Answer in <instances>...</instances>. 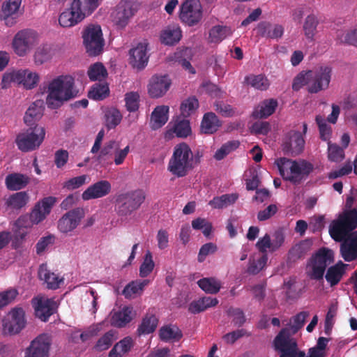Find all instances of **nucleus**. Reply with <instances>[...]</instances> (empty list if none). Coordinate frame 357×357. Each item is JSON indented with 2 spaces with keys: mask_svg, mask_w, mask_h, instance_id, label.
Masks as SVG:
<instances>
[{
  "mask_svg": "<svg viewBox=\"0 0 357 357\" xmlns=\"http://www.w3.org/2000/svg\"><path fill=\"white\" fill-rule=\"evenodd\" d=\"M135 316L132 307L125 306L121 310L114 312L111 317V325L117 327H125L130 323Z\"/></svg>",
  "mask_w": 357,
  "mask_h": 357,
  "instance_id": "nucleus-27",
  "label": "nucleus"
},
{
  "mask_svg": "<svg viewBox=\"0 0 357 357\" xmlns=\"http://www.w3.org/2000/svg\"><path fill=\"white\" fill-rule=\"evenodd\" d=\"M174 132L178 137H187L191 133V128L188 120H182L175 123Z\"/></svg>",
  "mask_w": 357,
  "mask_h": 357,
  "instance_id": "nucleus-61",
  "label": "nucleus"
},
{
  "mask_svg": "<svg viewBox=\"0 0 357 357\" xmlns=\"http://www.w3.org/2000/svg\"><path fill=\"white\" fill-rule=\"evenodd\" d=\"M238 195L236 193L225 194L220 197H215L211 199L208 204L213 208H223L236 202Z\"/></svg>",
  "mask_w": 357,
  "mask_h": 357,
  "instance_id": "nucleus-42",
  "label": "nucleus"
},
{
  "mask_svg": "<svg viewBox=\"0 0 357 357\" xmlns=\"http://www.w3.org/2000/svg\"><path fill=\"white\" fill-rule=\"evenodd\" d=\"M159 336L164 342L178 341L182 337L183 334L176 325H166L160 328Z\"/></svg>",
  "mask_w": 357,
  "mask_h": 357,
  "instance_id": "nucleus-39",
  "label": "nucleus"
},
{
  "mask_svg": "<svg viewBox=\"0 0 357 357\" xmlns=\"http://www.w3.org/2000/svg\"><path fill=\"white\" fill-rule=\"evenodd\" d=\"M56 202V197L52 196L44 197L40 201L38 202L29 215H26L31 225H38L44 220L50 213Z\"/></svg>",
  "mask_w": 357,
  "mask_h": 357,
  "instance_id": "nucleus-16",
  "label": "nucleus"
},
{
  "mask_svg": "<svg viewBox=\"0 0 357 357\" xmlns=\"http://www.w3.org/2000/svg\"><path fill=\"white\" fill-rule=\"evenodd\" d=\"M245 82L255 89L266 91L270 85L267 77L264 75H249L245 77Z\"/></svg>",
  "mask_w": 357,
  "mask_h": 357,
  "instance_id": "nucleus-48",
  "label": "nucleus"
},
{
  "mask_svg": "<svg viewBox=\"0 0 357 357\" xmlns=\"http://www.w3.org/2000/svg\"><path fill=\"white\" fill-rule=\"evenodd\" d=\"M215 111L224 117H231L235 114V109L231 105L222 100H216L213 103Z\"/></svg>",
  "mask_w": 357,
  "mask_h": 357,
  "instance_id": "nucleus-57",
  "label": "nucleus"
},
{
  "mask_svg": "<svg viewBox=\"0 0 357 357\" xmlns=\"http://www.w3.org/2000/svg\"><path fill=\"white\" fill-rule=\"evenodd\" d=\"M328 159L333 162H340L344 158V149L335 144L328 142Z\"/></svg>",
  "mask_w": 357,
  "mask_h": 357,
  "instance_id": "nucleus-60",
  "label": "nucleus"
},
{
  "mask_svg": "<svg viewBox=\"0 0 357 357\" xmlns=\"http://www.w3.org/2000/svg\"><path fill=\"white\" fill-rule=\"evenodd\" d=\"M304 145L302 134L298 131L290 130L283 138L282 150L285 155L294 157L303 151Z\"/></svg>",
  "mask_w": 357,
  "mask_h": 357,
  "instance_id": "nucleus-15",
  "label": "nucleus"
},
{
  "mask_svg": "<svg viewBox=\"0 0 357 357\" xmlns=\"http://www.w3.org/2000/svg\"><path fill=\"white\" fill-rule=\"evenodd\" d=\"M129 54L130 63L134 68L142 70L147 65L149 56L147 55L146 43H139L129 51Z\"/></svg>",
  "mask_w": 357,
  "mask_h": 357,
  "instance_id": "nucleus-23",
  "label": "nucleus"
},
{
  "mask_svg": "<svg viewBox=\"0 0 357 357\" xmlns=\"http://www.w3.org/2000/svg\"><path fill=\"white\" fill-rule=\"evenodd\" d=\"M32 304L36 316L43 321H47L55 312L56 302L52 298H34Z\"/></svg>",
  "mask_w": 357,
  "mask_h": 357,
  "instance_id": "nucleus-20",
  "label": "nucleus"
},
{
  "mask_svg": "<svg viewBox=\"0 0 357 357\" xmlns=\"http://www.w3.org/2000/svg\"><path fill=\"white\" fill-rule=\"evenodd\" d=\"M139 8L138 3L134 0H122L116 6L112 13L113 22L119 29L125 28L130 19L135 14Z\"/></svg>",
  "mask_w": 357,
  "mask_h": 357,
  "instance_id": "nucleus-12",
  "label": "nucleus"
},
{
  "mask_svg": "<svg viewBox=\"0 0 357 357\" xmlns=\"http://www.w3.org/2000/svg\"><path fill=\"white\" fill-rule=\"evenodd\" d=\"M257 33L261 37L278 39L282 36L284 28L280 24H272L267 22H261L257 25Z\"/></svg>",
  "mask_w": 357,
  "mask_h": 357,
  "instance_id": "nucleus-28",
  "label": "nucleus"
},
{
  "mask_svg": "<svg viewBox=\"0 0 357 357\" xmlns=\"http://www.w3.org/2000/svg\"><path fill=\"white\" fill-rule=\"evenodd\" d=\"M53 55V50L50 45L40 46L34 54V60L36 64H43L49 61Z\"/></svg>",
  "mask_w": 357,
  "mask_h": 357,
  "instance_id": "nucleus-53",
  "label": "nucleus"
},
{
  "mask_svg": "<svg viewBox=\"0 0 357 357\" xmlns=\"http://www.w3.org/2000/svg\"><path fill=\"white\" fill-rule=\"evenodd\" d=\"M29 199V195L25 191L15 192L5 200V206L11 210H20L24 207Z\"/></svg>",
  "mask_w": 357,
  "mask_h": 357,
  "instance_id": "nucleus-34",
  "label": "nucleus"
},
{
  "mask_svg": "<svg viewBox=\"0 0 357 357\" xmlns=\"http://www.w3.org/2000/svg\"><path fill=\"white\" fill-rule=\"evenodd\" d=\"M218 250L217 245L213 243H207L204 244L199 249L197 261L203 262L209 255L214 254Z\"/></svg>",
  "mask_w": 357,
  "mask_h": 357,
  "instance_id": "nucleus-64",
  "label": "nucleus"
},
{
  "mask_svg": "<svg viewBox=\"0 0 357 357\" xmlns=\"http://www.w3.org/2000/svg\"><path fill=\"white\" fill-rule=\"evenodd\" d=\"M340 254L345 261H352L357 259V231L348 235L340 241Z\"/></svg>",
  "mask_w": 357,
  "mask_h": 357,
  "instance_id": "nucleus-22",
  "label": "nucleus"
},
{
  "mask_svg": "<svg viewBox=\"0 0 357 357\" xmlns=\"http://www.w3.org/2000/svg\"><path fill=\"white\" fill-rule=\"evenodd\" d=\"M28 220V217L26 215L20 216L17 222L16 225L18 227V229L14 232V235H11V242L12 247L14 249H17L22 245L24 239L25 238L27 231L26 228L30 227V224H26V222Z\"/></svg>",
  "mask_w": 357,
  "mask_h": 357,
  "instance_id": "nucleus-30",
  "label": "nucleus"
},
{
  "mask_svg": "<svg viewBox=\"0 0 357 357\" xmlns=\"http://www.w3.org/2000/svg\"><path fill=\"white\" fill-rule=\"evenodd\" d=\"M154 266L155 264L152 259V254L150 251H147L139 267V275L142 278L147 277L153 271Z\"/></svg>",
  "mask_w": 357,
  "mask_h": 357,
  "instance_id": "nucleus-55",
  "label": "nucleus"
},
{
  "mask_svg": "<svg viewBox=\"0 0 357 357\" xmlns=\"http://www.w3.org/2000/svg\"><path fill=\"white\" fill-rule=\"evenodd\" d=\"M122 117L123 116L118 109L115 107L107 109L105 112V126L108 130L115 128L120 124Z\"/></svg>",
  "mask_w": 357,
  "mask_h": 357,
  "instance_id": "nucleus-49",
  "label": "nucleus"
},
{
  "mask_svg": "<svg viewBox=\"0 0 357 357\" xmlns=\"http://www.w3.org/2000/svg\"><path fill=\"white\" fill-rule=\"evenodd\" d=\"M199 107L198 100L195 97H190L181 105V112L183 116L187 117Z\"/></svg>",
  "mask_w": 357,
  "mask_h": 357,
  "instance_id": "nucleus-59",
  "label": "nucleus"
},
{
  "mask_svg": "<svg viewBox=\"0 0 357 357\" xmlns=\"http://www.w3.org/2000/svg\"><path fill=\"white\" fill-rule=\"evenodd\" d=\"M74 78L70 75H60L53 79L48 85L47 105L52 109L57 108L63 101L74 98Z\"/></svg>",
  "mask_w": 357,
  "mask_h": 357,
  "instance_id": "nucleus-3",
  "label": "nucleus"
},
{
  "mask_svg": "<svg viewBox=\"0 0 357 357\" xmlns=\"http://www.w3.org/2000/svg\"><path fill=\"white\" fill-rule=\"evenodd\" d=\"M149 283V280H137L128 283L123 289L122 294L126 298H134L137 296L141 295L144 291V287Z\"/></svg>",
  "mask_w": 357,
  "mask_h": 357,
  "instance_id": "nucleus-35",
  "label": "nucleus"
},
{
  "mask_svg": "<svg viewBox=\"0 0 357 357\" xmlns=\"http://www.w3.org/2000/svg\"><path fill=\"white\" fill-rule=\"evenodd\" d=\"M178 17L188 26L199 24L203 18V8L199 0H184L179 6Z\"/></svg>",
  "mask_w": 357,
  "mask_h": 357,
  "instance_id": "nucleus-10",
  "label": "nucleus"
},
{
  "mask_svg": "<svg viewBox=\"0 0 357 357\" xmlns=\"http://www.w3.org/2000/svg\"><path fill=\"white\" fill-rule=\"evenodd\" d=\"M45 130L39 126H29L26 130L17 135L15 143L22 152H29L38 149L43 143Z\"/></svg>",
  "mask_w": 357,
  "mask_h": 357,
  "instance_id": "nucleus-8",
  "label": "nucleus"
},
{
  "mask_svg": "<svg viewBox=\"0 0 357 357\" xmlns=\"http://www.w3.org/2000/svg\"><path fill=\"white\" fill-rule=\"evenodd\" d=\"M82 38L89 56H96L102 52L105 40L100 25L91 24L86 26L82 31Z\"/></svg>",
  "mask_w": 357,
  "mask_h": 357,
  "instance_id": "nucleus-9",
  "label": "nucleus"
},
{
  "mask_svg": "<svg viewBox=\"0 0 357 357\" xmlns=\"http://www.w3.org/2000/svg\"><path fill=\"white\" fill-rule=\"evenodd\" d=\"M171 80L167 75H154L149 84V93L151 98H158L164 96L169 90Z\"/></svg>",
  "mask_w": 357,
  "mask_h": 357,
  "instance_id": "nucleus-21",
  "label": "nucleus"
},
{
  "mask_svg": "<svg viewBox=\"0 0 357 357\" xmlns=\"http://www.w3.org/2000/svg\"><path fill=\"white\" fill-rule=\"evenodd\" d=\"M158 323V319L155 314L146 313L137 328L138 334L140 335L153 333L157 328Z\"/></svg>",
  "mask_w": 357,
  "mask_h": 357,
  "instance_id": "nucleus-40",
  "label": "nucleus"
},
{
  "mask_svg": "<svg viewBox=\"0 0 357 357\" xmlns=\"http://www.w3.org/2000/svg\"><path fill=\"white\" fill-rule=\"evenodd\" d=\"M112 185L107 180H100L89 185L82 194L84 201L102 198L111 192Z\"/></svg>",
  "mask_w": 357,
  "mask_h": 357,
  "instance_id": "nucleus-19",
  "label": "nucleus"
},
{
  "mask_svg": "<svg viewBox=\"0 0 357 357\" xmlns=\"http://www.w3.org/2000/svg\"><path fill=\"white\" fill-rule=\"evenodd\" d=\"M109 95V89L107 84L96 83L88 93V97L94 100H102Z\"/></svg>",
  "mask_w": 357,
  "mask_h": 357,
  "instance_id": "nucleus-50",
  "label": "nucleus"
},
{
  "mask_svg": "<svg viewBox=\"0 0 357 357\" xmlns=\"http://www.w3.org/2000/svg\"><path fill=\"white\" fill-rule=\"evenodd\" d=\"M309 316L307 312H301L294 316L289 324V328H282L273 340L274 348L280 353V357H305V353L299 351L296 340L291 337L296 334L304 325L306 318Z\"/></svg>",
  "mask_w": 357,
  "mask_h": 357,
  "instance_id": "nucleus-1",
  "label": "nucleus"
},
{
  "mask_svg": "<svg viewBox=\"0 0 357 357\" xmlns=\"http://www.w3.org/2000/svg\"><path fill=\"white\" fill-rule=\"evenodd\" d=\"M84 18V15L79 10L74 9L73 1L70 8L64 10L59 15V23L63 27H71L82 22Z\"/></svg>",
  "mask_w": 357,
  "mask_h": 357,
  "instance_id": "nucleus-24",
  "label": "nucleus"
},
{
  "mask_svg": "<svg viewBox=\"0 0 357 357\" xmlns=\"http://www.w3.org/2000/svg\"><path fill=\"white\" fill-rule=\"evenodd\" d=\"M357 228V210H347L332 221L329 227V234L336 242L342 241L345 237L353 233Z\"/></svg>",
  "mask_w": 357,
  "mask_h": 357,
  "instance_id": "nucleus-5",
  "label": "nucleus"
},
{
  "mask_svg": "<svg viewBox=\"0 0 357 357\" xmlns=\"http://www.w3.org/2000/svg\"><path fill=\"white\" fill-rule=\"evenodd\" d=\"M345 266L346 265L340 261L328 268L325 278L331 287H334L340 282L345 273Z\"/></svg>",
  "mask_w": 357,
  "mask_h": 357,
  "instance_id": "nucleus-32",
  "label": "nucleus"
},
{
  "mask_svg": "<svg viewBox=\"0 0 357 357\" xmlns=\"http://www.w3.org/2000/svg\"><path fill=\"white\" fill-rule=\"evenodd\" d=\"M17 73H20L21 76L19 77L18 84H22L23 86L27 89H31L34 88L38 81L39 76L36 73H33L28 69L16 70Z\"/></svg>",
  "mask_w": 357,
  "mask_h": 357,
  "instance_id": "nucleus-41",
  "label": "nucleus"
},
{
  "mask_svg": "<svg viewBox=\"0 0 357 357\" xmlns=\"http://www.w3.org/2000/svg\"><path fill=\"white\" fill-rule=\"evenodd\" d=\"M275 165L283 179L293 184L301 183L314 170V165L305 160H293L280 158L275 160Z\"/></svg>",
  "mask_w": 357,
  "mask_h": 357,
  "instance_id": "nucleus-2",
  "label": "nucleus"
},
{
  "mask_svg": "<svg viewBox=\"0 0 357 357\" xmlns=\"http://www.w3.org/2000/svg\"><path fill=\"white\" fill-rule=\"evenodd\" d=\"M25 326V313L21 307L13 309L3 320V331L6 335L17 334Z\"/></svg>",
  "mask_w": 357,
  "mask_h": 357,
  "instance_id": "nucleus-14",
  "label": "nucleus"
},
{
  "mask_svg": "<svg viewBox=\"0 0 357 357\" xmlns=\"http://www.w3.org/2000/svg\"><path fill=\"white\" fill-rule=\"evenodd\" d=\"M115 332L114 331H109L105 333L96 342L95 349L97 351H101L108 349L112 344L115 340Z\"/></svg>",
  "mask_w": 357,
  "mask_h": 357,
  "instance_id": "nucleus-54",
  "label": "nucleus"
},
{
  "mask_svg": "<svg viewBox=\"0 0 357 357\" xmlns=\"http://www.w3.org/2000/svg\"><path fill=\"white\" fill-rule=\"evenodd\" d=\"M220 126L221 123L215 113L208 112L204 115L201 123L202 132L205 134H213L215 132Z\"/></svg>",
  "mask_w": 357,
  "mask_h": 357,
  "instance_id": "nucleus-37",
  "label": "nucleus"
},
{
  "mask_svg": "<svg viewBox=\"0 0 357 357\" xmlns=\"http://www.w3.org/2000/svg\"><path fill=\"white\" fill-rule=\"evenodd\" d=\"M334 261L331 250L322 248L311 257L307 265V276L313 280H323L327 266Z\"/></svg>",
  "mask_w": 357,
  "mask_h": 357,
  "instance_id": "nucleus-7",
  "label": "nucleus"
},
{
  "mask_svg": "<svg viewBox=\"0 0 357 357\" xmlns=\"http://www.w3.org/2000/svg\"><path fill=\"white\" fill-rule=\"evenodd\" d=\"M146 199L145 192L140 189L120 193L115 199V211L121 218H127L139 208Z\"/></svg>",
  "mask_w": 357,
  "mask_h": 357,
  "instance_id": "nucleus-6",
  "label": "nucleus"
},
{
  "mask_svg": "<svg viewBox=\"0 0 357 357\" xmlns=\"http://www.w3.org/2000/svg\"><path fill=\"white\" fill-rule=\"evenodd\" d=\"M256 248L262 253V255H267L268 249L271 252H275L269 234H266L262 238H260L256 243Z\"/></svg>",
  "mask_w": 357,
  "mask_h": 357,
  "instance_id": "nucleus-63",
  "label": "nucleus"
},
{
  "mask_svg": "<svg viewBox=\"0 0 357 357\" xmlns=\"http://www.w3.org/2000/svg\"><path fill=\"white\" fill-rule=\"evenodd\" d=\"M169 107L166 105L157 106L151 113L150 127L156 130L162 128L168 121Z\"/></svg>",
  "mask_w": 357,
  "mask_h": 357,
  "instance_id": "nucleus-29",
  "label": "nucleus"
},
{
  "mask_svg": "<svg viewBox=\"0 0 357 357\" xmlns=\"http://www.w3.org/2000/svg\"><path fill=\"white\" fill-rule=\"evenodd\" d=\"M38 43V34L32 29L18 31L13 40V47L16 54L24 56L28 54Z\"/></svg>",
  "mask_w": 357,
  "mask_h": 357,
  "instance_id": "nucleus-11",
  "label": "nucleus"
},
{
  "mask_svg": "<svg viewBox=\"0 0 357 357\" xmlns=\"http://www.w3.org/2000/svg\"><path fill=\"white\" fill-rule=\"evenodd\" d=\"M232 34L231 29L227 26L216 25L209 31L210 43H219Z\"/></svg>",
  "mask_w": 357,
  "mask_h": 357,
  "instance_id": "nucleus-43",
  "label": "nucleus"
},
{
  "mask_svg": "<svg viewBox=\"0 0 357 357\" xmlns=\"http://www.w3.org/2000/svg\"><path fill=\"white\" fill-rule=\"evenodd\" d=\"M278 102L275 99L264 100L262 104L253 112L255 118H266L271 116L275 110Z\"/></svg>",
  "mask_w": 357,
  "mask_h": 357,
  "instance_id": "nucleus-45",
  "label": "nucleus"
},
{
  "mask_svg": "<svg viewBox=\"0 0 357 357\" xmlns=\"http://www.w3.org/2000/svg\"><path fill=\"white\" fill-rule=\"evenodd\" d=\"M84 216V210L76 208L66 213L58 221L57 228L63 234L73 231Z\"/></svg>",
  "mask_w": 357,
  "mask_h": 357,
  "instance_id": "nucleus-17",
  "label": "nucleus"
},
{
  "mask_svg": "<svg viewBox=\"0 0 357 357\" xmlns=\"http://www.w3.org/2000/svg\"><path fill=\"white\" fill-rule=\"evenodd\" d=\"M200 289L207 294H215L221 288V282L215 278H204L197 281Z\"/></svg>",
  "mask_w": 357,
  "mask_h": 357,
  "instance_id": "nucleus-46",
  "label": "nucleus"
},
{
  "mask_svg": "<svg viewBox=\"0 0 357 357\" xmlns=\"http://www.w3.org/2000/svg\"><path fill=\"white\" fill-rule=\"evenodd\" d=\"M29 176L21 173H11L5 178V185L8 190L18 191L24 189L30 183Z\"/></svg>",
  "mask_w": 357,
  "mask_h": 357,
  "instance_id": "nucleus-25",
  "label": "nucleus"
},
{
  "mask_svg": "<svg viewBox=\"0 0 357 357\" xmlns=\"http://www.w3.org/2000/svg\"><path fill=\"white\" fill-rule=\"evenodd\" d=\"M125 106L130 113H135L139 108L140 96L138 92H128L124 96Z\"/></svg>",
  "mask_w": 357,
  "mask_h": 357,
  "instance_id": "nucleus-52",
  "label": "nucleus"
},
{
  "mask_svg": "<svg viewBox=\"0 0 357 357\" xmlns=\"http://www.w3.org/2000/svg\"><path fill=\"white\" fill-rule=\"evenodd\" d=\"M87 178L88 176L85 174L73 177L64 183L63 188L68 190L77 189L86 183Z\"/></svg>",
  "mask_w": 357,
  "mask_h": 357,
  "instance_id": "nucleus-62",
  "label": "nucleus"
},
{
  "mask_svg": "<svg viewBox=\"0 0 357 357\" xmlns=\"http://www.w3.org/2000/svg\"><path fill=\"white\" fill-rule=\"evenodd\" d=\"M51 339L46 334H42L31 341L25 350V357H49Z\"/></svg>",
  "mask_w": 357,
  "mask_h": 357,
  "instance_id": "nucleus-18",
  "label": "nucleus"
},
{
  "mask_svg": "<svg viewBox=\"0 0 357 357\" xmlns=\"http://www.w3.org/2000/svg\"><path fill=\"white\" fill-rule=\"evenodd\" d=\"M315 120L319 126L321 139L324 141H329L332 133L331 127L327 124L326 119L320 115H317Z\"/></svg>",
  "mask_w": 357,
  "mask_h": 357,
  "instance_id": "nucleus-58",
  "label": "nucleus"
},
{
  "mask_svg": "<svg viewBox=\"0 0 357 357\" xmlns=\"http://www.w3.org/2000/svg\"><path fill=\"white\" fill-rule=\"evenodd\" d=\"M38 277L41 280H43L47 284V287L51 289H58L60 283L63 282V279H59L56 274L50 272L45 264L40 266Z\"/></svg>",
  "mask_w": 357,
  "mask_h": 357,
  "instance_id": "nucleus-36",
  "label": "nucleus"
},
{
  "mask_svg": "<svg viewBox=\"0 0 357 357\" xmlns=\"http://www.w3.org/2000/svg\"><path fill=\"white\" fill-rule=\"evenodd\" d=\"M319 24L317 17L314 14L308 15L304 21L303 29L305 36L310 41L314 40V38L317 32V29Z\"/></svg>",
  "mask_w": 357,
  "mask_h": 357,
  "instance_id": "nucleus-44",
  "label": "nucleus"
},
{
  "mask_svg": "<svg viewBox=\"0 0 357 357\" xmlns=\"http://www.w3.org/2000/svg\"><path fill=\"white\" fill-rule=\"evenodd\" d=\"M107 71L102 63L97 62L91 65L87 75L91 81H102L107 77Z\"/></svg>",
  "mask_w": 357,
  "mask_h": 357,
  "instance_id": "nucleus-51",
  "label": "nucleus"
},
{
  "mask_svg": "<svg viewBox=\"0 0 357 357\" xmlns=\"http://www.w3.org/2000/svg\"><path fill=\"white\" fill-rule=\"evenodd\" d=\"M310 86L307 91L310 93H317L328 89L331 78V68L321 66L315 70H308Z\"/></svg>",
  "mask_w": 357,
  "mask_h": 357,
  "instance_id": "nucleus-13",
  "label": "nucleus"
},
{
  "mask_svg": "<svg viewBox=\"0 0 357 357\" xmlns=\"http://www.w3.org/2000/svg\"><path fill=\"white\" fill-rule=\"evenodd\" d=\"M132 347V339L130 337H124L114 346L109 353V357H121L128 352Z\"/></svg>",
  "mask_w": 357,
  "mask_h": 357,
  "instance_id": "nucleus-47",
  "label": "nucleus"
},
{
  "mask_svg": "<svg viewBox=\"0 0 357 357\" xmlns=\"http://www.w3.org/2000/svg\"><path fill=\"white\" fill-rule=\"evenodd\" d=\"M182 37V31L179 26H169L160 34L161 43L167 45H174L178 43Z\"/></svg>",
  "mask_w": 357,
  "mask_h": 357,
  "instance_id": "nucleus-31",
  "label": "nucleus"
},
{
  "mask_svg": "<svg viewBox=\"0 0 357 357\" xmlns=\"http://www.w3.org/2000/svg\"><path fill=\"white\" fill-rule=\"evenodd\" d=\"M312 245V243L310 240L306 239L300 241L289 250V259L295 261L304 258L311 250Z\"/></svg>",
  "mask_w": 357,
  "mask_h": 357,
  "instance_id": "nucleus-33",
  "label": "nucleus"
},
{
  "mask_svg": "<svg viewBox=\"0 0 357 357\" xmlns=\"http://www.w3.org/2000/svg\"><path fill=\"white\" fill-rule=\"evenodd\" d=\"M192 151L185 142L176 144L169 158L167 169L174 176L181 178L187 176L193 168Z\"/></svg>",
  "mask_w": 357,
  "mask_h": 357,
  "instance_id": "nucleus-4",
  "label": "nucleus"
},
{
  "mask_svg": "<svg viewBox=\"0 0 357 357\" xmlns=\"http://www.w3.org/2000/svg\"><path fill=\"white\" fill-rule=\"evenodd\" d=\"M102 0H73L74 9L79 10L84 17L90 15Z\"/></svg>",
  "mask_w": 357,
  "mask_h": 357,
  "instance_id": "nucleus-38",
  "label": "nucleus"
},
{
  "mask_svg": "<svg viewBox=\"0 0 357 357\" xmlns=\"http://www.w3.org/2000/svg\"><path fill=\"white\" fill-rule=\"evenodd\" d=\"M268 261L267 255H262L257 259H250L249 265L248 267V272L252 275H256L263 269L266 266Z\"/></svg>",
  "mask_w": 357,
  "mask_h": 357,
  "instance_id": "nucleus-56",
  "label": "nucleus"
},
{
  "mask_svg": "<svg viewBox=\"0 0 357 357\" xmlns=\"http://www.w3.org/2000/svg\"><path fill=\"white\" fill-rule=\"evenodd\" d=\"M44 110V102L41 100L33 102L27 109L24 121L28 126H38L36 122L40 119Z\"/></svg>",
  "mask_w": 357,
  "mask_h": 357,
  "instance_id": "nucleus-26",
  "label": "nucleus"
}]
</instances>
